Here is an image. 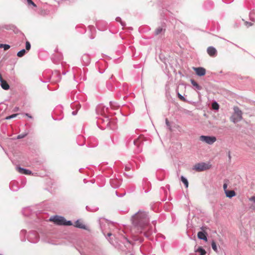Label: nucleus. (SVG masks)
Listing matches in <instances>:
<instances>
[{"instance_id": "obj_1", "label": "nucleus", "mask_w": 255, "mask_h": 255, "mask_svg": "<svg viewBox=\"0 0 255 255\" xmlns=\"http://www.w3.org/2000/svg\"><path fill=\"white\" fill-rule=\"evenodd\" d=\"M132 223L137 233L143 232L144 235L148 237L152 233V228L149 225V219L147 212L139 210L131 218Z\"/></svg>"}, {"instance_id": "obj_2", "label": "nucleus", "mask_w": 255, "mask_h": 255, "mask_svg": "<svg viewBox=\"0 0 255 255\" xmlns=\"http://www.w3.org/2000/svg\"><path fill=\"white\" fill-rule=\"evenodd\" d=\"M234 113L230 118L231 121L236 124L243 119V112L237 106L234 107Z\"/></svg>"}, {"instance_id": "obj_3", "label": "nucleus", "mask_w": 255, "mask_h": 255, "mask_svg": "<svg viewBox=\"0 0 255 255\" xmlns=\"http://www.w3.org/2000/svg\"><path fill=\"white\" fill-rule=\"evenodd\" d=\"M211 165L209 163H206L205 162L198 163L194 165L193 169L200 172L209 169L211 168Z\"/></svg>"}, {"instance_id": "obj_4", "label": "nucleus", "mask_w": 255, "mask_h": 255, "mask_svg": "<svg viewBox=\"0 0 255 255\" xmlns=\"http://www.w3.org/2000/svg\"><path fill=\"white\" fill-rule=\"evenodd\" d=\"M200 140L206 143L212 145L217 140V138L214 136L201 135L200 136Z\"/></svg>"}, {"instance_id": "obj_5", "label": "nucleus", "mask_w": 255, "mask_h": 255, "mask_svg": "<svg viewBox=\"0 0 255 255\" xmlns=\"http://www.w3.org/2000/svg\"><path fill=\"white\" fill-rule=\"evenodd\" d=\"M65 220V219L63 217L57 215L53 216L50 219V221L53 222L55 224L58 225H64Z\"/></svg>"}, {"instance_id": "obj_6", "label": "nucleus", "mask_w": 255, "mask_h": 255, "mask_svg": "<svg viewBox=\"0 0 255 255\" xmlns=\"http://www.w3.org/2000/svg\"><path fill=\"white\" fill-rule=\"evenodd\" d=\"M27 239L31 243H36L38 241L37 233L35 232H31L28 235Z\"/></svg>"}, {"instance_id": "obj_7", "label": "nucleus", "mask_w": 255, "mask_h": 255, "mask_svg": "<svg viewBox=\"0 0 255 255\" xmlns=\"http://www.w3.org/2000/svg\"><path fill=\"white\" fill-rule=\"evenodd\" d=\"M208 54L211 57H215L217 54V51L215 48L213 46H210L207 50Z\"/></svg>"}, {"instance_id": "obj_8", "label": "nucleus", "mask_w": 255, "mask_h": 255, "mask_svg": "<svg viewBox=\"0 0 255 255\" xmlns=\"http://www.w3.org/2000/svg\"><path fill=\"white\" fill-rule=\"evenodd\" d=\"M196 74L199 76H202L205 75L206 70L203 67L194 68Z\"/></svg>"}, {"instance_id": "obj_9", "label": "nucleus", "mask_w": 255, "mask_h": 255, "mask_svg": "<svg viewBox=\"0 0 255 255\" xmlns=\"http://www.w3.org/2000/svg\"><path fill=\"white\" fill-rule=\"evenodd\" d=\"M0 85L1 87V88L5 90H7L9 89V86L7 84L6 81L4 80L2 77L1 74H0Z\"/></svg>"}, {"instance_id": "obj_10", "label": "nucleus", "mask_w": 255, "mask_h": 255, "mask_svg": "<svg viewBox=\"0 0 255 255\" xmlns=\"http://www.w3.org/2000/svg\"><path fill=\"white\" fill-rule=\"evenodd\" d=\"M165 31V28L164 26H161L157 27L154 31L155 35L159 34H163Z\"/></svg>"}, {"instance_id": "obj_11", "label": "nucleus", "mask_w": 255, "mask_h": 255, "mask_svg": "<svg viewBox=\"0 0 255 255\" xmlns=\"http://www.w3.org/2000/svg\"><path fill=\"white\" fill-rule=\"evenodd\" d=\"M16 168H17V171L21 174H25V175H29L31 173V171L29 170L26 169H24L23 168H21L20 167H17Z\"/></svg>"}, {"instance_id": "obj_12", "label": "nucleus", "mask_w": 255, "mask_h": 255, "mask_svg": "<svg viewBox=\"0 0 255 255\" xmlns=\"http://www.w3.org/2000/svg\"><path fill=\"white\" fill-rule=\"evenodd\" d=\"M107 127H109L111 129L114 130L117 128L116 122L114 121H109V119H107Z\"/></svg>"}, {"instance_id": "obj_13", "label": "nucleus", "mask_w": 255, "mask_h": 255, "mask_svg": "<svg viewBox=\"0 0 255 255\" xmlns=\"http://www.w3.org/2000/svg\"><path fill=\"white\" fill-rule=\"evenodd\" d=\"M194 251L196 253H199V255H205L206 254V251L201 247H196V246H195Z\"/></svg>"}, {"instance_id": "obj_14", "label": "nucleus", "mask_w": 255, "mask_h": 255, "mask_svg": "<svg viewBox=\"0 0 255 255\" xmlns=\"http://www.w3.org/2000/svg\"><path fill=\"white\" fill-rule=\"evenodd\" d=\"M197 237L200 240H204L206 242L207 241V238L205 232L201 231L199 232L197 234Z\"/></svg>"}, {"instance_id": "obj_15", "label": "nucleus", "mask_w": 255, "mask_h": 255, "mask_svg": "<svg viewBox=\"0 0 255 255\" xmlns=\"http://www.w3.org/2000/svg\"><path fill=\"white\" fill-rule=\"evenodd\" d=\"M75 227L82 229H86V226L80 220H77L75 222Z\"/></svg>"}, {"instance_id": "obj_16", "label": "nucleus", "mask_w": 255, "mask_h": 255, "mask_svg": "<svg viewBox=\"0 0 255 255\" xmlns=\"http://www.w3.org/2000/svg\"><path fill=\"white\" fill-rule=\"evenodd\" d=\"M32 213V210L30 207H26L23 208L22 214L25 216H29Z\"/></svg>"}, {"instance_id": "obj_17", "label": "nucleus", "mask_w": 255, "mask_h": 255, "mask_svg": "<svg viewBox=\"0 0 255 255\" xmlns=\"http://www.w3.org/2000/svg\"><path fill=\"white\" fill-rule=\"evenodd\" d=\"M225 194L226 196L230 198H231L236 195V193L234 190L226 191Z\"/></svg>"}, {"instance_id": "obj_18", "label": "nucleus", "mask_w": 255, "mask_h": 255, "mask_svg": "<svg viewBox=\"0 0 255 255\" xmlns=\"http://www.w3.org/2000/svg\"><path fill=\"white\" fill-rule=\"evenodd\" d=\"M191 81V83L192 84V85L197 89V90H201L202 89V87L199 86L198 83L195 82L194 80L193 79H191L190 80Z\"/></svg>"}, {"instance_id": "obj_19", "label": "nucleus", "mask_w": 255, "mask_h": 255, "mask_svg": "<svg viewBox=\"0 0 255 255\" xmlns=\"http://www.w3.org/2000/svg\"><path fill=\"white\" fill-rule=\"evenodd\" d=\"M181 180L182 181V182L184 184L185 187L186 188H188V181L187 179L185 177H184V176H182L181 177Z\"/></svg>"}, {"instance_id": "obj_20", "label": "nucleus", "mask_w": 255, "mask_h": 255, "mask_svg": "<svg viewBox=\"0 0 255 255\" xmlns=\"http://www.w3.org/2000/svg\"><path fill=\"white\" fill-rule=\"evenodd\" d=\"M25 53H26V50L24 49H23L17 52V56L19 57H22V56H23L24 55Z\"/></svg>"}, {"instance_id": "obj_21", "label": "nucleus", "mask_w": 255, "mask_h": 255, "mask_svg": "<svg viewBox=\"0 0 255 255\" xmlns=\"http://www.w3.org/2000/svg\"><path fill=\"white\" fill-rule=\"evenodd\" d=\"M110 107L112 109H116V108L120 107V105H118L117 103H116L115 102H113V101H111L110 102Z\"/></svg>"}, {"instance_id": "obj_22", "label": "nucleus", "mask_w": 255, "mask_h": 255, "mask_svg": "<svg viewBox=\"0 0 255 255\" xmlns=\"http://www.w3.org/2000/svg\"><path fill=\"white\" fill-rule=\"evenodd\" d=\"M211 246H212V248L213 250L216 253H218V249H217V246L216 244L214 241H212V243H211Z\"/></svg>"}, {"instance_id": "obj_23", "label": "nucleus", "mask_w": 255, "mask_h": 255, "mask_svg": "<svg viewBox=\"0 0 255 255\" xmlns=\"http://www.w3.org/2000/svg\"><path fill=\"white\" fill-rule=\"evenodd\" d=\"M212 108L214 109V110H218L219 108V104L216 102H214L213 103H212Z\"/></svg>"}, {"instance_id": "obj_24", "label": "nucleus", "mask_w": 255, "mask_h": 255, "mask_svg": "<svg viewBox=\"0 0 255 255\" xmlns=\"http://www.w3.org/2000/svg\"><path fill=\"white\" fill-rule=\"evenodd\" d=\"M18 115V114H14L12 115L6 117L5 119L6 120L11 119L12 118L16 117Z\"/></svg>"}, {"instance_id": "obj_25", "label": "nucleus", "mask_w": 255, "mask_h": 255, "mask_svg": "<svg viewBox=\"0 0 255 255\" xmlns=\"http://www.w3.org/2000/svg\"><path fill=\"white\" fill-rule=\"evenodd\" d=\"M27 135V132L23 133H22V134H19L18 135H17L16 138L17 139L23 138L25 137Z\"/></svg>"}, {"instance_id": "obj_26", "label": "nucleus", "mask_w": 255, "mask_h": 255, "mask_svg": "<svg viewBox=\"0 0 255 255\" xmlns=\"http://www.w3.org/2000/svg\"><path fill=\"white\" fill-rule=\"evenodd\" d=\"M31 48V45L29 42L26 41L25 43V50H29Z\"/></svg>"}, {"instance_id": "obj_27", "label": "nucleus", "mask_w": 255, "mask_h": 255, "mask_svg": "<svg viewBox=\"0 0 255 255\" xmlns=\"http://www.w3.org/2000/svg\"><path fill=\"white\" fill-rule=\"evenodd\" d=\"M28 5H32L33 6L36 7V4L33 2L32 0H26Z\"/></svg>"}, {"instance_id": "obj_28", "label": "nucleus", "mask_w": 255, "mask_h": 255, "mask_svg": "<svg viewBox=\"0 0 255 255\" xmlns=\"http://www.w3.org/2000/svg\"><path fill=\"white\" fill-rule=\"evenodd\" d=\"M177 95H178V98L181 100H182L183 101H186V99L183 96H182L181 94H180V93H178Z\"/></svg>"}, {"instance_id": "obj_29", "label": "nucleus", "mask_w": 255, "mask_h": 255, "mask_svg": "<svg viewBox=\"0 0 255 255\" xmlns=\"http://www.w3.org/2000/svg\"><path fill=\"white\" fill-rule=\"evenodd\" d=\"M165 123H166V126L168 127L169 129L170 130H171V126L170 125L169 122L168 121L167 119H166V120H165Z\"/></svg>"}, {"instance_id": "obj_30", "label": "nucleus", "mask_w": 255, "mask_h": 255, "mask_svg": "<svg viewBox=\"0 0 255 255\" xmlns=\"http://www.w3.org/2000/svg\"><path fill=\"white\" fill-rule=\"evenodd\" d=\"M65 224L64 225L66 226H71L72 225V223L71 221H67L66 220H65Z\"/></svg>"}, {"instance_id": "obj_31", "label": "nucleus", "mask_w": 255, "mask_h": 255, "mask_svg": "<svg viewBox=\"0 0 255 255\" xmlns=\"http://www.w3.org/2000/svg\"><path fill=\"white\" fill-rule=\"evenodd\" d=\"M245 24L246 25V26L247 27H249L252 26L253 25V23L252 22H250L245 21Z\"/></svg>"}, {"instance_id": "obj_32", "label": "nucleus", "mask_w": 255, "mask_h": 255, "mask_svg": "<svg viewBox=\"0 0 255 255\" xmlns=\"http://www.w3.org/2000/svg\"><path fill=\"white\" fill-rule=\"evenodd\" d=\"M9 48H10V45H9L5 44L4 45V46H3V49H4V50H8Z\"/></svg>"}, {"instance_id": "obj_33", "label": "nucleus", "mask_w": 255, "mask_h": 255, "mask_svg": "<svg viewBox=\"0 0 255 255\" xmlns=\"http://www.w3.org/2000/svg\"><path fill=\"white\" fill-rule=\"evenodd\" d=\"M227 187H228L227 184V183H224V185H223V188H224V190L225 191V193L226 192V191L228 190L227 189Z\"/></svg>"}, {"instance_id": "obj_34", "label": "nucleus", "mask_w": 255, "mask_h": 255, "mask_svg": "<svg viewBox=\"0 0 255 255\" xmlns=\"http://www.w3.org/2000/svg\"><path fill=\"white\" fill-rule=\"evenodd\" d=\"M26 231L24 230H22L21 231L20 234L21 235H25L26 234Z\"/></svg>"}, {"instance_id": "obj_35", "label": "nucleus", "mask_w": 255, "mask_h": 255, "mask_svg": "<svg viewBox=\"0 0 255 255\" xmlns=\"http://www.w3.org/2000/svg\"><path fill=\"white\" fill-rule=\"evenodd\" d=\"M250 200L253 201L255 203V196L251 197Z\"/></svg>"}, {"instance_id": "obj_36", "label": "nucleus", "mask_w": 255, "mask_h": 255, "mask_svg": "<svg viewBox=\"0 0 255 255\" xmlns=\"http://www.w3.org/2000/svg\"><path fill=\"white\" fill-rule=\"evenodd\" d=\"M84 57L87 58V63H89L90 62V60H89L88 56V55H85L83 57V58H84Z\"/></svg>"}, {"instance_id": "obj_37", "label": "nucleus", "mask_w": 255, "mask_h": 255, "mask_svg": "<svg viewBox=\"0 0 255 255\" xmlns=\"http://www.w3.org/2000/svg\"><path fill=\"white\" fill-rule=\"evenodd\" d=\"M130 169V167L129 166H126L125 167V170H126V171H128V170H129Z\"/></svg>"}, {"instance_id": "obj_38", "label": "nucleus", "mask_w": 255, "mask_h": 255, "mask_svg": "<svg viewBox=\"0 0 255 255\" xmlns=\"http://www.w3.org/2000/svg\"><path fill=\"white\" fill-rule=\"evenodd\" d=\"M25 115L29 118H32V117L28 114H25Z\"/></svg>"}, {"instance_id": "obj_39", "label": "nucleus", "mask_w": 255, "mask_h": 255, "mask_svg": "<svg viewBox=\"0 0 255 255\" xmlns=\"http://www.w3.org/2000/svg\"><path fill=\"white\" fill-rule=\"evenodd\" d=\"M116 20H117V21H121V18H120V17H117V18H116Z\"/></svg>"}, {"instance_id": "obj_40", "label": "nucleus", "mask_w": 255, "mask_h": 255, "mask_svg": "<svg viewBox=\"0 0 255 255\" xmlns=\"http://www.w3.org/2000/svg\"><path fill=\"white\" fill-rule=\"evenodd\" d=\"M4 44H0V48H3Z\"/></svg>"}, {"instance_id": "obj_41", "label": "nucleus", "mask_w": 255, "mask_h": 255, "mask_svg": "<svg viewBox=\"0 0 255 255\" xmlns=\"http://www.w3.org/2000/svg\"><path fill=\"white\" fill-rule=\"evenodd\" d=\"M77 112L76 111H73V112H72V115H76L77 114Z\"/></svg>"}, {"instance_id": "obj_42", "label": "nucleus", "mask_w": 255, "mask_h": 255, "mask_svg": "<svg viewBox=\"0 0 255 255\" xmlns=\"http://www.w3.org/2000/svg\"><path fill=\"white\" fill-rule=\"evenodd\" d=\"M18 110V108H15L14 109V112H16V111H17Z\"/></svg>"}, {"instance_id": "obj_43", "label": "nucleus", "mask_w": 255, "mask_h": 255, "mask_svg": "<svg viewBox=\"0 0 255 255\" xmlns=\"http://www.w3.org/2000/svg\"><path fill=\"white\" fill-rule=\"evenodd\" d=\"M112 233H109L107 234V236H108V237H110V236H112Z\"/></svg>"}, {"instance_id": "obj_44", "label": "nucleus", "mask_w": 255, "mask_h": 255, "mask_svg": "<svg viewBox=\"0 0 255 255\" xmlns=\"http://www.w3.org/2000/svg\"><path fill=\"white\" fill-rule=\"evenodd\" d=\"M133 143L134 145H136V141L135 140L133 141Z\"/></svg>"}, {"instance_id": "obj_45", "label": "nucleus", "mask_w": 255, "mask_h": 255, "mask_svg": "<svg viewBox=\"0 0 255 255\" xmlns=\"http://www.w3.org/2000/svg\"><path fill=\"white\" fill-rule=\"evenodd\" d=\"M229 158H230H230H231V157L230 153L229 154Z\"/></svg>"}, {"instance_id": "obj_46", "label": "nucleus", "mask_w": 255, "mask_h": 255, "mask_svg": "<svg viewBox=\"0 0 255 255\" xmlns=\"http://www.w3.org/2000/svg\"><path fill=\"white\" fill-rule=\"evenodd\" d=\"M152 223H153V224H155V221H152Z\"/></svg>"}, {"instance_id": "obj_47", "label": "nucleus", "mask_w": 255, "mask_h": 255, "mask_svg": "<svg viewBox=\"0 0 255 255\" xmlns=\"http://www.w3.org/2000/svg\"><path fill=\"white\" fill-rule=\"evenodd\" d=\"M126 239V240L127 241V242H128V243H129V241H128V240L127 239Z\"/></svg>"}, {"instance_id": "obj_48", "label": "nucleus", "mask_w": 255, "mask_h": 255, "mask_svg": "<svg viewBox=\"0 0 255 255\" xmlns=\"http://www.w3.org/2000/svg\"><path fill=\"white\" fill-rule=\"evenodd\" d=\"M121 24H122V25H124V24L122 22H121Z\"/></svg>"}, {"instance_id": "obj_49", "label": "nucleus", "mask_w": 255, "mask_h": 255, "mask_svg": "<svg viewBox=\"0 0 255 255\" xmlns=\"http://www.w3.org/2000/svg\"><path fill=\"white\" fill-rule=\"evenodd\" d=\"M254 14V15H255V13Z\"/></svg>"}, {"instance_id": "obj_50", "label": "nucleus", "mask_w": 255, "mask_h": 255, "mask_svg": "<svg viewBox=\"0 0 255 255\" xmlns=\"http://www.w3.org/2000/svg\"><path fill=\"white\" fill-rule=\"evenodd\" d=\"M0 255H2L0 254Z\"/></svg>"}]
</instances>
